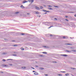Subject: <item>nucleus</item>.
Segmentation results:
<instances>
[{
	"instance_id": "412c9836",
	"label": "nucleus",
	"mask_w": 76,
	"mask_h": 76,
	"mask_svg": "<svg viewBox=\"0 0 76 76\" xmlns=\"http://www.w3.org/2000/svg\"><path fill=\"white\" fill-rule=\"evenodd\" d=\"M71 68V69H72L73 70H75V69L74 68Z\"/></svg>"
},
{
	"instance_id": "864d4df0",
	"label": "nucleus",
	"mask_w": 76,
	"mask_h": 76,
	"mask_svg": "<svg viewBox=\"0 0 76 76\" xmlns=\"http://www.w3.org/2000/svg\"><path fill=\"white\" fill-rule=\"evenodd\" d=\"M40 56H41V57H42V55H41Z\"/></svg>"
},
{
	"instance_id": "c03bdc74",
	"label": "nucleus",
	"mask_w": 76,
	"mask_h": 76,
	"mask_svg": "<svg viewBox=\"0 0 76 76\" xmlns=\"http://www.w3.org/2000/svg\"><path fill=\"white\" fill-rule=\"evenodd\" d=\"M35 71H33V72H35Z\"/></svg>"
},
{
	"instance_id": "c9c22d12",
	"label": "nucleus",
	"mask_w": 76,
	"mask_h": 76,
	"mask_svg": "<svg viewBox=\"0 0 76 76\" xmlns=\"http://www.w3.org/2000/svg\"><path fill=\"white\" fill-rule=\"evenodd\" d=\"M65 20H66V21H69V20H67V19H66Z\"/></svg>"
},
{
	"instance_id": "7c9ffc66",
	"label": "nucleus",
	"mask_w": 76,
	"mask_h": 76,
	"mask_svg": "<svg viewBox=\"0 0 76 76\" xmlns=\"http://www.w3.org/2000/svg\"><path fill=\"white\" fill-rule=\"evenodd\" d=\"M59 76H62V75L61 74H59Z\"/></svg>"
},
{
	"instance_id": "a19ab883",
	"label": "nucleus",
	"mask_w": 76,
	"mask_h": 76,
	"mask_svg": "<svg viewBox=\"0 0 76 76\" xmlns=\"http://www.w3.org/2000/svg\"><path fill=\"white\" fill-rule=\"evenodd\" d=\"M50 36L51 37H52V36H52V34H51V35H50Z\"/></svg>"
},
{
	"instance_id": "6e6d98bb",
	"label": "nucleus",
	"mask_w": 76,
	"mask_h": 76,
	"mask_svg": "<svg viewBox=\"0 0 76 76\" xmlns=\"http://www.w3.org/2000/svg\"><path fill=\"white\" fill-rule=\"evenodd\" d=\"M7 66L6 65H5V66Z\"/></svg>"
},
{
	"instance_id": "f3484780",
	"label": "nucleus",
	"mask_w": 76,
	"mask_h": 76,
	"mask_svg": "<svg viewBox=\"0 0 76 76\" xmlns=\"http://www.w3.org/2000/svg\"><path fill=\"white\" fill-rule=\"evenodd\" d=\"M53 26H51L48 28V29H50V28H51V27H53Z\"/></svg>"
},
{
	"instance_id": "b1692460",
	"label": "nucleus",
	"mask_w": 76,
	"mask_h": 76,
	"mask_svg": "<svg viewBox=\"0 0 76 76\" xmlns=\"http://www.w3.org/2000/svg\"><path fill=\"white\" fill-rule=\"evenodd\" d=\"M7 60H13V59H7Z\"/></svg>"
},
{
	"instance_id": "f03ea898",
	"label": "nucleus",
	"mask_w": 76,
	"mask_h": 76,
	"mask_svg": "<svg viewBox=\"0 0 76 76\" xmlns=\"http://www.w3.org/2000/svg\"><path fill=\"white\" fill-rule=\"evenodd\" d=\"M61 56L63 57H66V56H67V55L62 54L61 55Z\"/></svg>"
},
{
	"instance_id": "4c0bfd02",
	"label": "nucleus",
	"mask_w": 76,
	"mask_h": 76,
	"mask_svg": "<svg viewBox=\"0 0 76 76\" xmlns=\"http://www.w3.org/2000/svg\"><path fill=\"white\" fill-rule=\"evenodd\" d=\"M31 69H35V68H34L33 67H31Z\"/></svg>"
},
{
	"instance_id": "20e7f679",
	"label": "nucleus",
	"mask_w": 76,
	"mask_h": 76,
	"mask_svg": "<svg viewBox=\"0 0 76 76\" xmlns=\"http://www.w3.org/2000/svg\"><path fill=\"white\" fill-rule=\"evenodd\" d=\"M66 45H72V44L70 43H66Z\"/></svg>"
},
{
	"instance_id": "bb28decb",
	"label": "nucleus",
	"mask_w": 76,
	"mask_h": 76,
	"mask_svg": "<svg viewBox=\"0 0 76 76\" xmlns=\"http://www.w3.org/2000/svg\"><path fill=\"white\" fill-rule=\"evenodd\" d=\"M21 35H25V34L22 33L21 34Z\"/></svg>"
},
{
	"instance_id": "c756f323",
	"label": "nucleus",
	"mask_w": 76,
	"mask_h": 76,
	"mask_svg": "<svg viewBox=\"0 0 76 76\" xmlns=\"http://www.w3.org/2000/svg\"><path fill=\"white\" fill-rule=\"evenodd\" d=\"M54 7H58L57 6H54Z\"/></svg>"
},
{
	"instance_id": "39448f33",
	"label": "nucleus",
	"mask_w": 76,
	"mask_h": 76,
	"mask_svg": "<svg viewBox=\"0 0 76 76\" xmlns=\"http://www.w3.org/2000/svg\"><path fill=\"white\" fill-rule=\"evenodd\" d=\"M35 8L36 9H37V10H39V8L37 7H36Z\"/></svg>"
},
{
	"instance_id": "de8ad7c7",
	"label": "nucleus",
	"mask_w": 76,
	"mask_h": 76,
	"mask_svg": "<svg viewBox=\"0 0 76 76\" xmlns=\"http://www.w3.org/2000/svg\"><path fill=\"white\" fill-rule=\"evenodd\" d=\"M12 41L13 42H14V41H15V40H12Z\"/></svg>"
},
{
	"instance_id": "f257e3e1",
	"label": "nucleus",
	"mask_w": 76,
	"mask_h": 76,
	"mask_svg": "<svg viewBox=\"0 0 76 76\" xmlns=\"http://www.w3.org/2000/svg\"><path fill=\"white\" fill-rule=\"evenodd\" d=\"M42 10V11H43L44 12H50V11H47V10Z\"/></svg>"
},
{
	"instance_id": "a878e982",
	"label": "nucleus",
	"mask_w": 76,
	"mask_h": 76,
	"mask_svg": "<svg viewBox=\"0 0 76 76\" xmlns=\"http://www.w3.org/2000/svg\"><path fill=\"white\" fill-rule=\"evenodd\" d=\"M48 7H52V6L51 5H49L48 6Z\"/></svg>"
},
{
	"instance_id": "603ef678",
	"label": "nucleus",
	"mask_w": 76,
	"mask_h": 76,
	"mask_svg": "<svg viewBox=\"0 0 76 76\" xmlns=\"http://www.w3.org/2000/svg\"><path fill=\"white\" fill-rule=\"evenodd\" d=\"M44 6H45H45H46L45 5H44Z\"/></svg>"
},
{
	"instance_id": "9b49d317",
	"label": "nucleus",
	"mask_w": 76,
	"mask_h": 76,
	"mask_svg": "<svg viewBox=\"0 0 76 76\" xmlns=\"http://www.w3.org/2000/svg\"><path fill=\"white\" fill-rule=\"evenodd\" d=\"M42 53H43V54H47V53L45 52H42Z\"/></svg>"
},
{
	"instance_id": "5fc2aeb1",
	"label": "nucleus",
	"mask_w": 76,
	"mask_h": 76,
	"mask_svg": "<svg viewBox=\"0 0 76 76\" xmlns=\"http://www.w3.org/2000/svg\"><path fill=\"white\" fill-rule=\"evenodd\" d=\"M70 38H71V39H72V37H70Z\"/></svg>"
},
{
	"instance_id": "ddd939ff",
	"label": "nucleus",
	"mask_w": 76,
	"mask_h": 76,
	"mask_svg": "<svg viewBox=\"0 0 76 76\" xmlns=\"http://www.w3.org/2000/svg\"><path fill=\"white\" fill-rule=\"evenodd\" d=\"M22 69H26V67L25 66H23L22 67Z\"/></svg>"
},
{
	"instance_id": "2f4dec72",
	"label": "nucleus",
	"mask_w": 76,
	"mask_h": 76,
	"mask_svg": "<svg viewBox=\"0 0 76 76\" xmlns=\"http://www.w3.org/2000/svg\"><path fill=\"white\" fill-rule=\"evenodd\" d=\"M34 0H31V2H32V3H33V2H34Z\"/></svg>"
},
{
	"instance_id": "49530a36",
	"label": "nucleus",
	"mask_w": 76,
	"mask_h": 76,
	"mask_svg": "<svg viewBox=\"0 0 76 76\" xmlns=\"http://www.w3.org/2000/svg\"><path fill=\"white\" fill-rule=\"evenodd\" d=\"M68 17L67 16H65V17H66V18H67Z\"/></svg>"
},
{
	"instance_id": "a211bd4d",
	"label": "nucleus",
	"mask_w": 76,
	"mask_h": 76,
	"mask_svg": "<svg viewBox=\"0 0 76 76\" xmlns=\"http://www.w3.org/2000/svg\"><path fill=\"white\" fill-rule=\"evenodd\" d=\"M21 50H24V49L23 48H21Z\"/></svg>"
},
{
	"instance_id": "8fccbe9b",
	"label": "nucleus",
	"mask_w": 76,
	"mask_h": 76,
	"mask_svg": "<svg viewBox=\"0 0 76 76\" xmlns=\"http://www.w3.org/2000/svg\"><path fill=\"white\" fill-rule=\"evenodd\" d=\"M27 15H29V13H27Z\"/></svg>"
},
{
	"instance_id": "58836bf2",
	"label": "nucleus",
	"mask_w": 76,
	"mask_h": 76,
	"mask_svg": "<svg viewBox=\"0 0 76 76\" xmlns=\"http://www.w3.org/2000/svg\"><path fill=\"white\" fill-rule=\"evenodd\" d=\"M63 38H66V37H63Z\"/></svg>"
},
{
	"instance_id": "dca6fc26",
	"label": "nucleus",
	"mask_w": 76,
	"mask_h": 76,
	"mask_svg": "<svg viewBox=\"0 0 76 76\" xmlns=\"http://www.w3.org/2000/svg\"><path fill=\"white\" fill-rule=\"evenodd\" d=\"M12 56H17V55H16V54H15L12 55Z\"/></svg>"
},
{
	"instance_id": "393cba45",
	"label": "nucleus",
	"mask_w": 76,
	"mask_h": 76,
	"mask_svg": "<svg viewBox=\"0 0 76 76\" xmlns=\"http://www.w3.org/2000/svg\"><path fill=\"white\" fill-rule=\"evenodd\" d=\"M2 61H6V60L4 59L2 60Z\"/></svg>"
},
{
	"instance_id": "5701e85b",
	"label": "nucleus",
	"mask_w": 76,
	"mask_h": 76,
	"mask_svg": "<svg viewBox=\"0 0 76 76\" xmlns=\"http://www.w3.org/2000/svg\"><path fill=\"white\" fill-rule=\"evenodd\" d=\"M19 13V12H15V14H18V13Z\"/></svg>"
},
{
	"instance_id": "3c124183",
	"label": "nucleus",
	"mask_w": 76,
	"mask_h": 76,
	"mask_svg": "<svg viewBox=\"0 0 76 76\" xmlns=\"http://www.w3.org/2000/svg\"><path fill=\"white\" fill-rule=\"evenodd\" d=\"M10 65L11 66H12V64H10Z\"/></svg>"
},
{
	"instance_id": "4be33fe9",
	"label": "nucleus",
	"mask_w": 76,
	"mask_h": 76,
	"mask_svg": "<svg viewBox=\"0 0 76 76\" xmlns=\"http://www.w3.org/2000/svg\"><path fill=\"white\" fill-rule=\"evenodd\" d=\"M46 48H49V47L48 46H46Z\"/></svg>"
},
{
	"instance_id": "09e8293b",
	"label": "nucleus",
	"mask_w": 76,
	"mask_h": 76,
	"mask_svg": "<svg viewBox=\"0 0 76 76\" xmlns=\"http://www.w3.org/2000/svg\"><path fill=\"white\" fill-rule=\"evenodd\" d=\"M1 73H3V72H1Z\"/></svg>"
},
{
	"instance_id": "2eb2a0df",
	"label": "nucleus",
	"mask_w": 76,
	"mask_h": 76,
	"mask_svg": "<svg viewBox=\"0 0 76 76\" xmlns=\"http://www.w3.org/2000/svg\"><path fill=\"white\" fill-rule=\"evenodd\" d=\"M72 51L74 52H76V50H72Z\"/></svg>"
},
{
	"instance_id": "c85d7f7f",
	"label": "nucleus",
	"mask_w": 76,
	"mask_h": 76,
	"mask_svg": "<svg viewBox=\"0 0 76 76\" xmlns=\"http://www.w3.org/2000/svg\"><path fill=\"white\" fill-rule=\"evenodd\" d=\"M36 13H37V14H39V12H36Z\"/></svg>"
},
{
	"instance_id": "e433bc0d",
	"label": "nucleus",
	"mask_w": 76,
	"mask_h": 76,
	"mask_svg": "<svg viewBox=\"0 0 76 76\" xmlns=\"http://www.w3.org/2000/svg\"><path fill=\"white\" fill-rule=\"evenodd\" d=\"M43 47H44L45 48H46V46H43Z\"/></svg>"
},
{
	"instance_id": "79ce46f5",
	"label": "nucleus",
	"mask_w": 76,
	"mask_h": 76,
	"mask_svg": "<svg viewBox=\"0 0 76 76\" xmlns=\"http://www.w3.org/2000/svg\"><path fill=\"white\" fill-rule=\"evenodd\" d=\"M36 67H38V66L37 65H36Z\"/></svg>"
},
{
	"instance_id": "4468645a",
	"label": "nucleus",
	"mask_w": 76,
	"mask_h": 76,
	"mask_svg": "<svg viewBox=\"0 0 76 76\" xmlns=\"http://www.w3.org/2000/svg\"><path fill=\"white\" fill-rule=\"evenodd\" d=\"M48 9H49V10H53V9L51 8H48Z\"/></svg>"
},
{
	"instance_id": "9d476101",
	"label": "nucleus",
	"mask_w": 76,
	"mask_h": 76,
	"mask_svg": "<svg viewBox=\"0 0 76 76\" xmlns=\"http://www.w3.org/2000/svg\"><path fill=\"white\" fill-rule=\"evenodd\" d=\"M65 76H69V74L68 73L66 74H65Z\"/></svg>"
},
{
	"instance_id": "1a4fd4ad",
	"label": "nucleus",
	"mask_w": 76,
	"mask_h": 76,
	"mask_svg": "<svg viewBox=\"0 0 76 76\" xmlns=\"http://www.w3.org/2000/svg\"><path fill=\"white\" fill-rule=\"evenodd\" d=\"M13 47H17L18 45H13Z\"/></svg>"
},
{
	"instance_id": "f704fd0d",
	"label": "nucleus",
	"mask_w": 76,
	"mask_h": 76,
	"mask_svg": "<svg viewBox=\"0 0 76 76\" xmlns=\"http://www.w3.org/2000/svg\"><path fill=\"white\" fill-rule=\"evenodd\" d=\"M54 19H55V20H57V18H55Z\"/></svg>"
},
{
	"instance_id": "ea45409f",
	"label": "nucleus",
	"mask_w": 76,
	"mask_h": 76,
	"mask_svg": "<svg viewBox=\"0 0 76 76\" xmlns=\"http://www.w3.org/2000/svg\"><path fill=\"white\" fill-rule=\"evenodd\" d=\"M53 63H57V62H56V61H54Z\"/></svg>"
},
{
	"instance_id": "6e6552de",
	"label": "nucleus",
	"mask_w": 76,
	"mask_h": 76,
	"mask_svg": "<svg viewBox=\"0 0 76 76\" xmlns=\"http://www.w3.org/2000/svg\"><path fill=\"white\" fill-rule=\"evenodd\" d=\"M66 52H68V53H71V51L70 50H66Z\"/></svg>"
},
{
	"instance_id": "cd10ccee",
	"label": "nucleus",
	"mask_w": 76,
	"mask_h": 76,
	"mask_svg": "<svg viewBox=\"0 0 76 76\" xmlns=\"http://www.w3.org/2000/svg\"><path fill=\"white\" fill-rule=\"evenodd\" d=\"M61 72H62V73H65L66 72L64 71H61Z\"/></svg>"
},
{
	"instance_id": "473e14b6",
	"label": "nucleus",
	"mask_w": 76,
	"mask_h": 76,
	"mask_svg": "<svg viewBox=\"0 0 76 76\" xmlns=\"http://www.w3.org/2000/svg\"><path fill=\"white\" fill-rule=\"evenodd\" d=\"M45 75L46 76H48V74H45Z\"/></svg>"
},
{
	"instance_id": "0eeeda50",
	"label": "nucleus",
	"mask_w": 76,
	"mask_h": 76,
	"mask_svg": "<svg viewBox=\"0 0 76 76\" xmlns=\"http://www.w3.org/2000/svg\"><path fill=\"white\" fill-rule=\"evenodd\" d=\"M21 8H22V9H24L25 8V7H24L23 5L21 6Z\"/></svg>"
},
{
	"instance_id": "f8f14e48",
	"label": "nucleus",
	"mask_w": 76,
	"mask_h": 76,
	"mask_svg": "<svg viewBox=\"0 0 76 76\" xmlns=\"http://www.w3.org/2000/svg\"><path fill=\"white\" fill-rule=\"evenodd\" d=\"M7 54V53L5 52V53H2V54Z\"/></svg>"
},
{
	"instance_id": "7ed1b4c3",
	"label": "nucleus",
	"mask_w": 76,
	"mask_h": 76,
	"mask_svg": "<svg viewBox=\"0 0 76 76\" xmlns=\"http://www.w3.org/2000/svg\"><path fill=\"white\" fill-rule=\"evenodd\" d=\"M34 75H38V72H36L34 73Z\"/></svg>"
},
{
	"instance_id": "aec40b11",
	"label": "nucleus",
	"mask_w": 76,
	"mask_h": 76,
	"mask_svg": "<svg viewBox=\"0 0 76 76\" xmlns=\"http://www.w3.org/2000/svg\"><path fill=\"white\" fill-rule=\"evenodd\" d=\"M40 69H41V70H43L44 69L42 68H40Z\"/></svg>"
},
{
	"instance_id": "a18cd8bd",
	"label": "nucleus",
	"mask_w": 76,
	"mask_h": 76,
	"mask_svg": "<svg viewBox=\"0 0 76 76\" xmlns=\"http://www.w3.org/2000/svg\"><path fill=\"white\" fill-rule=\"evenodd\" d=\"M47 13L46 12V13H44V14H47Z\"/></svg>"
},
{
	"instance_id": "72a5a7b5",
	"label": "nucleus",
	"mask_w": 76,
	"mask_h": 76,
	"mask_svg": "<svg viewBox=\"0 0 76 76\" xmlns=\"http://www.w3.org/2000/svg\"><path fill=\"white\" fill-rule=\"evenodd\" d=\"M31 0H28V1L29 2H31Z\"/></svg>"
},
{
	"instance_id": "423d86ee",
	"label": "nucleus",
	"mask_w": 76,
	"mask_h": 76,
	"mask_svg": "<svg viewBox=\"0 0 76 76\" xmlns=\"http://www.w3.org/2000/svg\"><path fill=\"white\" fill-rule=\"evenodd\" d=\"M28 1H24L23 2V3H27Z\"/></svg>"
},
{
	"instance_id": "6ab92c4d",
	"label": "nucleus",
	"mask_w": 76,
	"mask_h": 76,
	"mask_svg": "<svg viewBox=\"0 0 76 76\" xmlns=\"http://www.w3.org/2000/svg\"><path fill=\"white\" fill-rule=\"evenodd\" d=\"M41 7L40 8V9H43V7L42 6H41L40 7Z\"/></svg>"
},
{
	"instance_id": "37998d69",
	"label": "nucleus",
	"mask_w": 76,
	"mask_h": 76,
	"mask_svg": "<svg viewBox=\"0 0 76 76\" xmlns=\"http://www.w3.org/2000/svg\"><path fill=\"white\" fill-rule=\"evenodd\" d=\"M75 17H76V14L75 15Z\"/></svg>"
}]
</instances>
